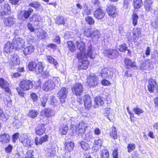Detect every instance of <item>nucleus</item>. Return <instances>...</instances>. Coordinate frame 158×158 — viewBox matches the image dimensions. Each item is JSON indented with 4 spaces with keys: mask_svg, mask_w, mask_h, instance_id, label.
<instances>
[{
    "mask_svg": "<svg viewBox=\"0 0 158 158\" xmlns=\"http://www.w3.org/2000/svg\"><path fill=\"white\" fill-rule=\"evenodd\" d=\"M65 149L68 152H71L73 150L74 148L73 143L72 142H65L64 143Z\"/></svg>",
    "mask_w": 158,
    "mask_h": 158,
    "instance_id": "nucleus-29",
    "label": "nucleus"
},
{
    "mask_svg": "<svg viewBox=\"0 0 158 158\" xmlns=\"http://www.w3.org/2000/svg\"><path fill=\"white\" fill-rule=\"evenodd\" d=\"M69 49L71 52H73L75 50V47L72 41H69L67 43Z\"/></svg>",
    "mask_w": 158,
    "mask_h": 158,
    "instance_id": "nucleus-41",
    "label": "nucleus"
},
{
    "mask_svg": "<svg viewBox=\"0 0 158 158\" xmlns=\"http://www.w3.org/2000/svg\"><path fill=\"white\" fill-rule=\"evenodd\" d=\"M100 73L101 77L103 78H111L113 75L111 69L107 68L102 69Z\"/></svg>",
    "mask_w": 158,
    "mask_h": 158,
    "instance_id": "nucleus-12",
    "label": "nucleus"
},
{
    "mask_svg": "<svg viewBox=\"0 0 158 158\" xmlns=\"http://www.w3.org/2000/svg\"><path fill=\"white\" fill-rule=\"evenodd\" d=\"M87 127V124L83 122H81L78 124L76 127L77 129H85Z\"/></svg>",
    "mask_w": 158,
    "mask_h": 158,
    "instance_id": "nucleus-49",
    "label": "nucleus"
},
{
    "mask_svg": "<svg viewBox=\"0 0 158 158\" xmlns=\"http://www.w3.org/2000/svg\"><path fill=\"white\" fill-rule=\"evenodd\" d=\"M32 19L35 21H43L44 18L43 17H41L40 15L34 14L32 17Z\"/></svg>",
    "mask_w": 158,
    "mask_h": 158,
    "instance_id": "nucleus-36",
    "label": "nucleus"
},
{
    "mask_svg": "<svg viewBox=\"0 0 158 158\" xmlns=\"http://www.w3.org/2000/svg\"><path fill=\"white\" fill-rule=\"evenodd\" d=\"M16 19L13 16L5 18L3 19V22L4 25L7 27H11L15 23Z\"/></svg>",
    "mask_w": 158,
    "mask_h": 158,
    "instance_id": "nucleus-13",
    "label": "nucleus"
},
{
    "mask_svg": "<svg viewBox=\"0 0 158 158\" xmlns=\"http://www.w3.org/2000/svg\"><path fill=\"white\" fill-rule=\"evenodd\" d=\"M118 50L121 52H125L126 50H128V52H130L129 50H127V47L125 44L120 45L119 46Z\"/></svg>",
    "mask_w": 158,
    "mask_h": 158,
    "instance_id": "nucleus-48",
    "label": "nucleus"
},
{
    "mask_svg": "<svg viewBox=\"0 0 158 158\" xmlns=\"http://www.w3.org/2000/svg\"><path fill=\"white\" fill-rule=\"evenodd\" d=\"M68 130V126L65 124L61 125L59 128V132L62 135H65L66 134Z\"/></svg>",
    "mask_w": 158,
    "mask_h": 158,
    "instance_id": "nucleus-32",
    "label": "nucleus"
},
{
    "mask_svg": "<svg viewBox=\"0 0 158 158\" xmlns=\"http://www.w3.org/2000/svg\"><path fill=\"white\" fill-rule=\"evenodd\" d=\"M45 130L44 124H39L35 129V133L39 135H41L44 134Z\"/></svg>",
    "mask_w": 158,
    "mask_h": 158,
    "instance_id": "nucleus-14",
    "label": "nucleus"
},
{
    "mask_svg": "<svg viewBox=\"0 0 158 158\" xmlns=\"http://www.w3.org/2000/svg\"><path fill=\"white\" fill-rule=\"evenodd\" d=\"M112 155L113 158H118L117 149L114 150L113 151Z\"/></svg>",
    "mask_w": 158,
    "mask_h": 158,
    "instance_id": "nucleus-64",
    "label": "nucleus"
},
{
    "mask_svg": "<svg viewBox=\"0 0 158 158\" xmlns=\"http://www.w3.org/2000/svg\"><path fill=\"white\" fill-rule=\"evenodd\" d=\"M48 100V98L46 97H44L42 99V101L41 103V105L43 107H45L46 106V104Z\"/></svg>",
    "mask_w": 158,
    "mask_h": 158,
    "instance_id": "nucleus-61",
    "label": "nucleus"
},
{
    "mask_svg": "<svg viewBox=\"0 0 158 158\" xmlns=\"http://www.w3.org/2000/svg\"><path fill=\"white\" fill-rule=\"evenodd\" d=\"M50 104L52 105H56L57 103V101L54 96H51L50 98Z\"/></svg>",
    "mask_w": 158,
    "mask_h": 158,
    "instance_id": "nucleus-55",
    "label": "nucleus"
},
{
    "mask_svg": "<svg viewBox=\"0 0 158 158\" xmlns=\"http://www.w3.org/2000/svg\"><path fill=\"white\" fill-rule=\"evenodd\" d=\"M153 2L151 0H145L144 2V6L145 10L149 11L152 9V4Z\"/></svg>",
    "mask_w": 158,
    "mask_h": 158,
    "instance_id": "nucleus-24",
    "label": "nucleus"
},
{
    "mask_svg": "<svg viewBox=\"0 0 158 158\" xmlns=\"http://www.w3.org/2000/svg\"><path fill=\"white\" fill-rule=\"evenodd\" d=\"M94 101L95 103L94 107L95 108L101 106L104 103L102 97L99 96L96 97L95 98Z\"/></svg>",
    "mask_w": 158,
    "mask_h": 158,
    "instance_id": "nucleus-20",
    "label": "nucleus"
},
{
    "mask_svg": "<svg viewBox=\"0 0 158 158\" xmlns=\"http://www.w3.org/2000/svg\"><path fill=\"white\" fill-rule=\"evenodd\" d=\"M15 48L12 43L7 42L5 44L4 50L5 52L8 53L11 52Z\"/></svg>",
    "mask_w": 158,
    "mask_h": 158,
    "instance_id": "nucleus-21",
    "label": "nucleus"
},
{
    "mask_svg": "<svg viewBox=\"0 0 158 158\" xmlns=\"http://www.w3.org/2000/svg\"><path fill=\"white\" fill-rule=\"evenodd\" d=\"M44 69V66L42 65L41 63H39L38 64V66L37 67V69H35V72L36 73H41Z\"/></svg>",
    "mask_w": 158,
    "mask_h": 158,
    "instance_id": "nucleus-45",
    "label": "nucleus"
},
{
    "mask_svg": "<svg viewBox=\"0 0 158 158\" xmlns=\"http://www.w3.org/2000/svg\"><path fill=\"white\" fill-rule=\"evenodd\" d=\"M83 101L85 108L89 109L92 106L91 100L89 95L87 94L83 97Z\"/></svg>",
    "mask_w": 158,
    "mask_h": 158,
    "instance_id": "nucleus-15",
    "label": "nucleus"
},
{
    "mask_svg": "<svg viewBox=\"0 0 158 158\" xmlns=\"http://www.w3.org/2000/svg\"><path fill=\"white\" fill-rule=\"evenodd\" d=\"M38 114L37 110H30L28 115L31 118H34L37 116Z\"/></svg>",
    "mask_w": 158,
    "mask_h": 158,
    "instance_id": "nucleus-37",
    "label": "nucleus"
},
{
    "mask_svg": "<svg viewBox=\"0 0 158 158\" xmlns=\"http://www.w3.org/2000/svg\"><path fill=\"white\" fill-rule=\"evenodd\" d=\"M39 3L37 2H34L30 3L29 5V6L30 7H34L36 9Z\"/></svg>",
    "mask_w": 158,
    "mask_h": 158,
    "instance_id": "nucleus-60",
    "label": "nucleus"
},
{
    "mask_svg": "<svg viewBox=\"0 0 158 158\" xmlns=\"http://www.w3.org/2000/svg\"><path fill=\"white\" fill-rule=\"evenodd\" d=\"M81 148L84 150H87L89 148V145L84 141H81L80 143Z\"/></svg>",
    "mask_w": 158,
    "mask_h": 158,
    "instance_id": "nucleus-52",
    "label": "nucleus"
},
{
    "mask_svg": "<svg viewBox=\"0 0 158 158\" xmlns=\"http://www.w3.org/2000/svg\"><path fill=\"white\" fill-rule=\"evenodd\" d=\"M10 60L11 62V64L13 65H18L20 63L19 59L16 54L14 53L11 55Z\"/></svg>",
    "mask_w": 158,
    "mask_h": 158,
    "instance_id": "nucleus-18",
    "label": "nucleus"
},
{
    "mask_svg": "<svg viewBox=\"0 0 158 158\" xmlns=\"http://www.w3.org/2000/svg\"><path fill=\"white\" fill-rule=\"evenodd\" d=\"M138 17V15L136 14H134L132 15V23L134 26L136 25L137 23V20Z\"/></svg>",
    "mask_w": 158,
    "mask_h": 158,
    "instance_id": "nucleus-51",
    "label": "nucleus"
},
{
    "mask_svg": "<svg viewBox=\"0 0 158 158\" xmlns=\"http://www.w3.org/2000/svg\"><path fill=\"white\" fill-rule=\"evenodd\" d=\"M25 41L21 38H14L13 40L12 44L15 49L19 50L23 48L25 45Z\"/></svg>",
    "mask_w": 158,
    "mask_h": 158,
    "instance_id": "nucleus-7",
    "label": "nucleus"
},
{
    "mask_svg": "<svg viewBox=\"0 0 158 158\" xmlns=\"http://www.w3.org/2000/svg\"><path fill=\"white\" fill-rule=\"evenodd\" d=\"M135 147V145L134 143H130L128 144L127 148L128 152L130 153L134 150Z\"/></svg>",
    "mask_w": 158,
    "mask_h": 158,
    "instance_id": "nucleus-54",
    "label": "nucleus"
},
{
    "mask_svg": "<svg viewBox=\"0 0 158 158\" xmlns=\"http://www.w3.org/2000/svg\"><path fill=\"white\" fill-rule=\"evenodd\" d=\"M0 86L6 92H10V89L9 88V84L3 78L0 79Z\"/></svg>",
    "mask_w": 158,
    "mask_h": 158,
    "instance_id": "nucleus-17",
    "label": "nucleus"
},
{
    "mask_svg": "<svg viewBox=\"0 0 158 158\" xmlns=\"http://www.w3.org/2000/svg\"><path fill=\"white\" fill-rule=\"evenodd\" d=\"M37 66V63L35 62L31 61L29 63L28 68L29 70L33 71L35 70Z\"/></svg>",
    "mask_w": 158,
    "mask_h": 158,
    "instance_id": "nucleus-38",
    "label": "nucleus"
},
{
    "mask_svg": "<svg viewBox=\"0 0 158 158\" xmlns=\"http://www.w3.org/2000/svg\"><path fill=\"white\" fill-rule=\"evenodd\" d=\"M87 82L90 87L95 86L98 84V78L94 74H91L88 78Z\"/></svg>",
    "mask_w": 158,
    "mask_h": 158,
    "instance_id": "nucleus-10",
    "label": "nucleus"
},
{
    "mask_svg": "<svg viewBox=\"0 0 158 158\" xmlns=\"http://www.w3.org/2000/svg\"><path fill=\"white\" fill-rule=\"evenodd\" d=\"M34 154V152L33 150H28L25 155V158H33Z\"/></svg>",
    "mask_w": 158,
    "mask_h": 158,
    "instance_id": "nucleus-40",
    "label": "nucleus"
},
{
    "mask_svg": "<svg viewBox=\"0 0 158 158\" xmlns=\"http://www.w3.org/2000/svg\"><path fill=\"white\" fill-rule=\"evenodd\" d=\"M44 114L45 116L47 118L54 116L55 114V112L53 110L50 109H45L42 110L41 114Z\"/></svg>",
    "mask_w": 158,
    "mask_h": 158,
    "instance_id": "nucleus-23",
    "label": "nucleus"
},
{
    "mask_svg": "<svg viewBox=\"0 0 158 158\" xmlns=\"http://www.w3.org/2000/svg\"><path fill=\"white\" fill-rule=\"evenodd\" d=\"M110 134L111 137L114 139H117V133L116 128L114 127H112Z\"/></svg>",
    "mask_w": 158,
    "mask_h": 158,
    "instance_id": "nucleus-35",
    "label": "nucleus"
},
{
    "mask_svg": "<svg viewBox=\"0 0 158 158\" xmlns=\"http://www.w3.org/2000/svg\"><path fill=\"white\" fill-rule=\"evenodd\" d=\"M86 21L90 24H93L94 23V20L89 16H87L85 18Z\"/></svg>",
    "mask_w": 158,
    "mask_h": 158,
    "instance_id": "nucleus-57",
    "label": "nucleus"
},
{
    "mask_svg": "<svg viewBox=\"0 0 158 158\" xmlns=\"http://www.w3.org/2000/svg\"><path fill=\"white\" fill-rule=\"evenodd\" d=\"M6 100L8 106H10L12 105V101L10 98L9 96H7L6 98Z\"/></svg>",
    "mask_w": 158,
    "mask_h": 158,
    "instance_id": "nucleus-62",
    "label": "nucleus"
},
{
    "mask_svg": "<svg viewBox=\"0 0 158 158\" xmlns=\"http://www.w3.org/2000/svg\"><path fill=\"white\" fill-rule=\"evenodd\" d=\"M46 155L49 158L53 157L55 155L56 150L54 147H51L48 148L46 150Z\"/></svg>",
    "mask_w": 158,
    "mask_h": 158,
    "instance_id": "nucleus-26",
    "label": "nucleus"
},
{
    "mask_svg": "<svg viewBox=\"0 0 158 158\" xmlns=\"http://www.w3.org/2000/svg\"><path fill=\"white\" fill-rule=\"evenodd\" d=\"M133 111L134 112L138 115H139L141 114L143 112V111L141 109L138 107H135L133 109Z\"/></svg>",
    "mask_w": 158,
    "mask_h": 158,
    "instance_id": "nucleus-50",
    "label": "nucleus"
},
{
    "mask_svg": "<svg viewBox=\"0 0 158 158\" xmlns=\"http://www.w3.org/2000/svg\"><path fill=\"white\" fill-rule=\"evenodd\" d=\"M109 153L107 150L104 149L100 152V157L101 158H108L109 156Z\"/></svg>",
    "mask_w": 158,
    "mask_h": 158,
    "instance_id": "nucleus-39",
    "label": "nucleus"
},
{
    "mask_svg": "<svg viewBox=\"0 0 158 158\" xmlns=\"http://www.w3.org/2000/svg\"><path fill=\"white\" fill-rule=\"evenodd\" d=\"M10 10V7L7 3H5L1 6V16H3L8 14V12Z\"/></svg>",
    "mask_w": 158,
    "mask_h": 158,
    "instance_id": "nucleus-16",
    "label": "nucleus"
},
{
    "mask_svg": "<svg viewBox=\"0 0 158 158\" xmlns=\"http://www.w3.org/2000/svg\"><path fill=\"white\" fill-rule=\"evenodd\" d=\"M94 16L98 19H102L105 15V13L101 8L97 9L94 12Z\"/></svg>",
    "mask_w": 158,
    "mask_h": 158,
    "instance_id": "nucleus-19",
    "label": "nucleus"
},
{
    "mask_svg": "<svg viewBox=\"0 0 158 158\" xmlns=\"http://www.w3.org/2000/svg\"><path fill=\"white\" fill-rule=\"evenodd\" d=\"M33 40H31L28 42L27 47L24 48L23 50V53L26 56L31 54L35 50L34 46L32 43H33Z\"/></svg>",
    "mask_w": 158,
    "mask_h": 158,
    "instance_id": "nucleus-8",
    "label": "nucleus"
},
{
    "mask_svg": "<svg viewBox=\"0 0 158 158\" xmlns=\"http://www.w3.org/2000/svg\"><path fill=\"white\" fill-rule=\"evenodd\" d=\"M100 35V33L97 30H93L90 37L92 38L93 41H97Z\"/></svg>",
    "mask_w": 158,
    "mask_h": 158,
    "instance_id": "nucleus-25",
    "label": "nucleus"
},
{
    "mask_svg": "<svg viewBox=\"0 0 158 158\" xmlns=\"http://www.w3.org/2000/svg\"><path fill=\"white\" fill-rule=\"evenodd\" d=\"M33 84L32 81L27 80H23L19 83L20 88H16V90L19 94L21 97H23L24 93L23 91L28 90L33 88Z\"/></svg>",
    "mask_w": 158,
    "mask_h": 158,
    "instance_id": "nucleus-3",
    "label": "nucleus"
},
{
    "mask_svg": "<svg viewBox=\"0 0 158 158\" xmlns=\"http://www.w3.org/2000/svg\"><path fill=\"white\" fill-rule=\"evenodd\" d=\"M108 14L112 17H115L118 15L116 7L113 5H108L106 8Z\"/></svg>",
    "mask_w": 158,
    "mask_h": 158,
    "instance_id": "nucleus-11",
    "label": "nucleus"
},
{
    "mask_svg": "<svg viewBox=\"0 0 158 158\" xmlns=\"http://www.w3.org/2000/svg\"><path fill=\"white\" fill-rule=\"evenodd\" d=\"M48 136L47 135L42 136L40 139L36 137L35 140V143L36 145L42 144L43 143L48 141Z\"/></svg>",
    "mask_w": 158,
    "mask_h": 158,
    "instance_id": "nucleus-22",
    "label": "nucleus"
},
{
    "mask_svg": "<svg viewBox=\"0 0 158 158\" xmlns=\"http://www.w3.org/2000/svg\"><path fill=\"white\" fill-rule=\"evenodd\" d=\"M103 52L106 54L108 58L113 59L116 58L118 55V52L115 49H107L104 50Z\"/></svg>",
    "mask_w": 158,
    "mask_h": 158,
    "instance_id": "nucleus-9",
    "label": "nucleus"
},
{
    "mask_svg": "<svg viewBox=\"0 0 158 158\" xmlns=\"http://www.w3.org/2000/svg\"><path fill=\"white\" fill-rule=\"evenodd\" d=\"M133 35L135 36V39L138 40L139 37L141 35V30L140 28L134 29Z\"/></svg>",
    "mask_w": 158,
    "mask_h": 158,
    "instance_id": "nucleus-30",
    "label": "nucleus"
},
{
    "mask_svg": "<svg viewBox=\"0 0 158 158\" xmlns=\"http://www.w3.org/2000/svg\"><path fill=\"white\" fill-rule=\"evenodd\" d=\"M47 59L49 63L53 64L55 66H56L58 64V63L56 60L54 59L51 56H47Z\"/></svg>",
    "mask_w": 158,
    "mask_h": 158,
    "instance_id": "nucleus-34",
    "label": "nucleus"
},
{
    "mask_svg": "<svg viewBox=\"0 0 158 158\" xmlns=\"http://www.w3.org/2000/svg\"><path fill=\"white\" fill-rule=\"evenodd\" d=\"M143 5L142 0H133V5L134 8H139Z\"/></svg>",
    "mask_w": 158,
    "mask_h": 158,
    "instance_id": "nucleus-33",
    "label": "nucleus"
},
{
    "mask_svg": "<svg viewBox=\"0 0 158 158\" xmlns=\"http://www.w3.org/2000/svg\"><path fill=\"white\" fill-rule=\"evenodd\" d=\"M72 89L73 94L77 96L82 95L84 90L82 84L80 83L75 84Z\"/></svg>",
    "mask_w": 158,
    "mask_h": 158,
    "instance_id": "nucleus-4",
    "label": "nucleus"
},
{
    "mask_svg": "<svg viewBox=\"0 0 158 158\" xmlns=\"http://www.w3.org/2000/svg\"><path fill=\"white\" fill-rule=\"evenodd\" d=\"M20 141L25 147L31 146L33 143V140L30 135L26 134H23L20 135Z\"/></svg>",
    "mask_w": 158,
    "mask_h": 158,
    "instance_id": "nucleus-5",
    "label": "nucleus"
},
{
    "mask_svg": "<svg viewBox=\"0 0 158 158\" xmlns=\"http://www.w3.org/2000/svg\"><path fill=\"white\" fill-rule=\"evenodd\" d=\"M149 67V64L148 61H145L143 62L140 65V69L141 70L148 69Z\"/></svg>",
    "mask_w": 158,
    "mask_h": 158,
    "instance_id": "nucleus-43",
    "label": "nucleus"
},
{
    "mask_svg": "<svg viewBox=\"0 0 158 158\" xmlns=\"http://www.w3.org/2000/svg\"><path fill=\"white\" fill-rule=\"evenodd\" d=\"M68 89L65 87H62L57 93V95L61 103H64L68 96Z\"/></svg>",
    "mask_w": 158,
    "mask_h": 158,
    "instance_id": "nucleus-6",
    "label": "nucleus"
},
{
    "mask_svg": "<svg viewBox=\"0 0 158 158\" xmlns=\"http://www.w3.org/2000/svg\"><path fill=\"white\" fill-rule=\"evenodd\" d=\"M92 31L91 28H86L84 31V35L87 37H91Z\"/></svg>",
    "mask_w": 158,
    "mask_h": 158,
    "instance_id": "nucleus-42",
    "label": "nucleus"
},
{
    "mask_svg": "<svg viewBox=\"0 0 158 158\" xmlns=\"http://www.w3.org/2000/svg\"><path fill=\"white\" fill-rule=\"evenodd\" d=\"M10 140L9 135L6 134H2L0 135V142L3 143H7Z\"/></svg>",
    "mask_w": 158,
    "mask_h": 158,
    "instance_id": "nucleus-27",
    "label": "nucleus"
},
{
    "mask_svg": "<svg viewBox=\"0 0 158 158\" xmlns=\"http://www.w3.org/2000/svg\"><path fill=\"white\" fill-rule=\"evenodd\" d=\"M21 15L22 17L25 19H28L30 15L27 10H23L21 11Z\"/></svg>",
    "mask_w": 158,
    "mask_h": 158,
    "instance_id": "nucleus-47",
    "label": "nucleus"
},
{
    "mask_svg": "<svg viewBox=\"0 0 158 158\" xmlns=\"http://www.w3.org/2000/svg\"><path fill=\"white\" fill-rule=\"evenodd\" d=\"M38 36L39 39H45L47 37L46 33L42 30H40V34H38Z\"/></svg>",
    "mask_w": 158,
    "mask_h": 158,
    "instance_id": "nucleus-46",
    "label": "nucleus"
},
{
    "mask_svg": "<svg viewBox=\"0 0 158 158\" xmlns=\"http://www.w3.org/2000/svg\"><path fill=\"white\" fill-rule=\"evenodd\" d=\"M125 67L129 69L131 67L135 66V63L132 62L131 60L128 59H125L124 60Z\"/></svg>",
    "mask_w": 158,
    "mask_h": 158,
    "instance_id": "nucleus-31",
    "label": "nucleus"
},
{
    "mask_svg": "<svg viewBox=\"0 0 158 158\" xmlns=\"http://www.w3.org/2000/svg\"><path fill=\"white\" fill-rule=\"evenodd\" d=\"M76 45L79 50L77 54V57L79 61L78 69H86L88 68L89 62L87 60V56L89 57L91 59L95 58L96 53L94 48L92 46L90 43L88 44V48L87 49V54L85 52L84 44L81 41H77Z\"/></svg>",
    "mask_w": 158,
    "mask_h": 158,
    "instance_id": "nucleus-1",
    "label": "nucleus"
},
{
    "mask_svg": "<svg viewBox=\"0 0 158 158\" xmlns=\"http://www.w3.org/2000/svg\"><path fill=\"white\" fill-rule=\"evenodd\" d=\"M0 114V118L1 120L4 121H6L9 118V115L6 114L4 113L3 112V110L2 111V112Z\"/></svg>",
    "mask_w": 158,
    "mask_h": 158,
    "instance_id": "nucleus-44",
    "label": "nucleus"
},
{
    "mask_svg": "<svg viewBox=\"0 0 158 158\" xmlns=\"http://www.w3.org/2000/svg\"><path fill=\"white\" fill-rule=\"evenodd\" d=\"M66 21V19L64 16H58L56 17L55 19V23L57 24H64Z\"/></svg>",
    "mask_w": 158,
    "mask_h": 158,
    "instance_id": "nucleus-28",
    "label": "nucleus"
},
{
    "mask_svg": "<svg viewBox=\"0 0 158 158\" xmlns=\"http://www.w3.org/2000/svg\"><path fill=\"white\" fill-rule=\"evenodd\" d=\"M102 143V141L101 139H95L94 140V145L98 147H101Z\"/></svg>",
    "mask_w": 158,
    "mask_h": 158,
    "instance_id": "nucleus-58",
    "label": "nucleus"
},
{
    "mask_svg": "<svg viewBox=\"0 0 158 158\" xmlns=\"http://www.w3.org/2000/svg\"><path fill=\"white\" fill-rule=\"evenodd\" d=\"M76 134L79 136H81L84 133L85 131V129H77L76 128Z\"/></svg>",
    "mask_w": 158,
    "mask_h": 158,
    "instance_id": "nucleus-56",
    "label": "nucleus"
},
{
    "mask_svg": "<svg viewBox=\"0 0 158 158\" xmlns=\"http://www.w3.org/2000/svg\"><path fill=\"white\" fill-rule=\"evenodd\" d=\"M60 84V80L59 77H52L44 84L42 88L45 91H50L54 89L56 86H59Z\"/></svg>",
    "mask_w": 158,
    "mask_h": 158,
    "instance_id": "nucleus-2",
    "label": "nucleus"
},
{
    "mask_svg": "<svg viewBox=\"0 0 158 158\" xmlns=\"http://www.w3.org/2000/svg\"><path fill=\"white\" fill-rule=\"evenodd\" d=\"M84 139L87 141H91L93 140V135L91 133H88L85 135Z\"/></svg>",
    "mask_w": 158,
    "mask_h": 158,
    "instance_id": "nucleus-53",
    "label": "nucleus"
},
{
    "mask_svg": "<svg viewBox=\"0 0 158 158\" xmlns=\"http://www.w3.org/2000/svg\"><path fill=\"white\" fill-rule=\"evenodd\" d=\"M127 39L128 40L131 42H135L137 41V40L135 39V36H134L133 35L132 36L130 34L128 35Z\"/></svg>",
    "mask_w": 158,
    "mask_h": 158,
    "instance_id": "nucleus-59",
    "label": "nucleus"
},
{
    "mask_svg": "<svg viewBox=\"0 0 158 158\" xmlns=\"http://www.w3.org/2000/svg\"><path fill=\"white\" fill-rule=\"evenodd\" d=\"M13 149V146L11 145H9L5 148V151L7 153H10Z\"/></svg>",
    "mask_w": 158,
    "mask_h": 158,
    "instance_id": "nucleus-63",
    "label": "nucleus"
}]
</instances>
